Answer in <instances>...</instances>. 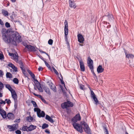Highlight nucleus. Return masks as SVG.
Instances as JSON below:
<instances>
[{
    "label": "nucleus",
    "mask_w": 134,
    "mask_h": 134,
    "mask_svg": "<svg viewBox=\"0 0 134 134\" xmlns=\"http://www.w3.org/2000/svg\"><path fill=\"white\" fill-rule=\"evenodd\" d=\"M41 100L44 103H46V100L44 99V98H41Z\"/></svg>",
    "instance_id": "60"
},
{
    "label": "nucleus",
    "mask_w": 134,
    "mask_h": 134,
    "mask_svg": "<svg viewBox=\"0 0 134 134\" xmlns=\"http://www.w3.org/2000/svg\"><path fill=\"white\" fill-rule=\"evenodd\" d=\"M107 17L108 20L110 21L113 20L114 19L113 15L111 14H108L107 16L105 15L103 16V17Z\"/></svg>",
    "instance_id": "19"
},
{
    "label": "nucleus",
    "mask_w": 134,
    "mask_h": 134,
    "mask_svg": "<svg viewBox=\"0 0 134 134\" xmlns=\"http://www.w3.org/2000/svg\"><path fill=\"white\" fill-rule=\"evenodd\" d=\"M48 120L51 123H53L54 122L53 120L50 117Z\"/></svg>",
    "instance_id": "48"
},
{
    "label": "nucleus",
    "mask_w": 134,
    "mask_h": 134,
    "mask_svg": "<svg viewBox=\"0 0 134 134\" xmlns=\"http://www.w3.org/2000/svg\"><path fill=\"white\" fill-rule=\"evenodd\" d=\"M38 69L39 71H42L43 70V68L41 66H39Z\"/></svg>",
    "instance_id": "51"
},
{
    "label": "nucleus",
    "mask_w": 134,
    "mask_h": 134,
    "mask_svg": "<svg viewBox=\"0 0 134 134\" xmlns=\"http://www.w3.org/2000/svg\"><path fill=\"white\" fill-rule=\"evenodd\" d=\"M15 133L16 134H21V132L19 130H16L15 132Z\"/></svg>",
    "instance_id": "45"
},
{
    "label": "nucleus",
    "mask_w": 134,
    "mask_h": 134,
    "mask_svg": "<svg viewBox=\"0 0 134 134\" xmlns=\"http://www.w3.org/2000/svg\"><path fill=\"white\" fill-rule=\"evenodd\" d=\"M14 54H13L12 53H9V55L10 56H11L12 57L14 55Z\"/></svg>",
    "instance_id": "61"
},
{
    "label": "nucleus",
    "mask_w": 134,
    "mask_h": 134,
    "mask_svg": "<svg viewBox=\"0 0 134 134\" xmlns=\"http://www.w3.org/2000/svg\"><path fill=\"white\" fill-rule=\"evenodd\" d=\"M64 33H65V36H67L68 34V21L66 20H65V21L64 22Z\"/></svg>",
    "instance_id": "9"
},
{
    "label": "nucleus",
    "mask_w": 134,
    "mask_h": 134,
    "mask_svg": "<svg viewBox=\"0 0 134 134\" xmlns=\"http://www.w3.org/2000/svg\"><path fill=\"white\" fill-rule=\"evenodd\" d=\"M84 86L83 85H80V88L82 90H84Z\"/></svg>",
    "instance_id": "50"
},
{
    "label": "nucleus",
    "mask_w": 134,
    "mask_h": 134,
    "mask_svg": "<svg viewBox=\"0 0 134 134\" xmlns=\"http://www.w3.org/2000/svg\"><path fill=\"white\" fill-rule=\"evenodd\" d=\"M13 59L15 61L16 63L18 62V56L16 55V54H14V55L12 57Z\"/></svg>",
    "instance_id": "25"
},
{
    "label": "nucleus",
    "mask_w": 134,
    "mask_h": 134,
    "mask_svg": "<svg viewBox=\"0 0 134 134\" xmlns=\"http://www.w3.org/2000/svg\"><path fill=\"white\" fill-rule=\"evenodd\" d=\"M13 81L16 84H18L19 83V80L17 78H14L13 80Z\"/></svg>",
    "instance_id": "34"
},
{
    "label": "nucleus",
    "mask_w": 134,
    "mask_h": 134,
    "mask_svg": "<svg viewBox=\"0 0 134 134\" xmlns=\"http://www.w3.org/2000/svg\"><path fill=\"white\" fill-rule=\"evenodd\" d=\"M48 127V125L44 123L43 124V125H42V128L43 129H44Z\"/></svg>",
    "instance_id": "35"
},
{
    "label": "nucleus",
    "mask_w": 134,
    "mask_h": 134,
    "mask_svg": "<svg viewBox=\"0 0 134 134\" xmlns=\"http://www.w3.org/2000/svg\"><path fill=\"white\" fill-rule=\"evenodd\" d=\"M3 75V71L1 70H0V76H2Z\"/></svg>",
    "instance_id": "57"
},
{
    "label": "nucleus",
    "mask_w": 134,
    "mask_h": 134,
    "mask_svg": "<svg viewBox=\"0 0 134 134\" xmlns=\"http://www.w3.org/2000/svg\"><path fill=\"white\" fill-rule=\"evenodd\" d=\"M45 114L44 112L43 111H41V112L38 113V114L37 115L38 116L39 118L41 117H43L45 116Z\"/></svg>",
    "instance_id": "22"
},
{
    "label": "nucleus",
    "mask_w": 134,
    "mask_h": 134,
    "mask_svg": "<svg viewBox=\"0 0 134 134\" xmlns=\"http://www.w3.org/2000/svg\"><path fill=\"white\" fill-rule=\"evenodd\" d=\"M17 63H18L20 65V67L21 69L22 68H23L24 66L23 64V62L21 60H20L19 61H18V62H17Z\"/></svg>",
    "instance_id": "32"
},
{
    "label": "nucleus",
    "mask_w": 134,
    "mask_h": 134,
    "mask_svg": "<svg viewBox=\"0 0 134 134\" xmlns=\"http://www.w3.org/2000/svg\"><path fill=\"white\" fill-rule=\"evenodd\" d=\"M5 87L7 88L10 92L14 90L9 84H6L5 86Z\"/></svg>",
    "instance_id": "26"
},
{
    "label": "nucleus",
    "mask_w": 134,
    "mask_h": 134,
    "mask_svg": "<svg viewBox=\"0 0 134 134\" xmlns=\"http://www.w3.org/2000/svg\"><path fill=\"white\" fill-rule=\"evenodd\" d=\"M7 117L9 119H14V115L12 113H8L7 115Z\"/></svg>",
    "instance_id": "21"
},
{
    "label": "nucleus",
    "mask_w": 134,
    "mask_h": 134,
    "mask_svg": "<svg viewBox=\"0 0 134 134\" xmlns=\"http://www.w3.org/2000/svg\"><path fill=\"white\" fill-rule=\"evenodd\" d=\"M6 103H7V104H9L11 103V102L10 99H8V101L6 102Z\"/></svg>",
    "instance_id": "54"
},
{
    "label": "nucleus",
    "mask_w": 134,
    "mask_h": 134,
    "mask_svg": "<svg viewBox=\"0 0 134 134\" xmlns=\"http://www.w3.org/2000/svg\"><path fill=\"white\" fill-rule=\"evenodd\" d=\"M12 98L13 99L15 102H17L18 96L15 90H13L11 92Z\"/></svg>",
    "instance_id": "8"
},
{
    "label": "nucleus",
    "mask_w": 134,
    "mask_h": 134,
    "mask_svg": "<svg viewBox=\"0 0 134 134\" xmlns=\"http://www.w3.org/2000/svg\"><path fill=\"white\" fill-rule=\"evenodd\" d=\"M29 127V131H31L35 129L36 127V126L33 125H31Z\"/></svg>",
    "instance_id": "27"
},
{
    "label": "nucleus",
    "mask_w": 134,
    "mask_h": 134,
    "mask_svg": "<svg viewBox=\"0 0 134 134\" xmlns=\"http://www.w3.org/2000/svg\"><path fill=\"white\" fill-rule=\"evenodd\" d=\"M104 69L102 68V66L99 65L97 68V71L98 73H101L103 72Z\"/></svg>",
    "instance_id": "18"
},
{
    "label": "nucleus",
    "mask_w": 134,
    "mask_h": 134,
    "mask_svg": "<svg viewBox=\"0 0 134 134\" xmlns=\"http://www.w3.org/2000/svg\"><path fill=\"white\" fill-rule=\"evenodd\" d=\"M88 66L90 68L93 67V62L92 60L91 59L90 57H88V61L87 62Z\"/></svg>",
    "instance_id": "10"
},
{
    "label": "nucleus",
    "mask_w": 134,
    "mask_h": 134,
    "mask_svg": "<svg viewBox=\"0 0 134 134\" xmlns=\"http://www.w3.org/2000/svg\"><path fill=\"white\" fill-rule=\"evenodd\" d=\"M2 13L4 16H8V11L6 10L2 9Z\"/></svg>",
    "instance_id": "24"
},
{
    "label": "nucleus",
    "mask_w": 134,
    "mask_h": 134,
    "mask_svg": "<svg viewBox=\"0 0 134 134\" xmlns=\"http://www.w3.org/2000/svg\"><path fill=\"white\" fill-rule=\"evenodd\" d=\"M14 65L11 63H9L8 65V66L12 68H13V67Z\"/></svg>",
    "instance_id": "52"
},
{
    "label": "nucleus",
    "mask_w": 134,
    "mask_h": 134,
    "mask_svg": "<svg viewBox=\"0 0 134 134\" xmlns=\"http://www.w3.org/2000/svg\"><path fill=\"white\" fill-rule=\"evenodd\" d=\"M48 120L51 123H53L54 122L53 120L50 117Z\"/></svg>",
    "instance_id": "49"
},
{
    "label": "nucleus",
    "mask_w": 134,
    "mask_h": 134,
    "mask_svg": "<svg viewBox=\"0 0 134 134\" xmlns=\"http://www.w3.org/2000/svg\"><path fill=\"white\" fill-rule=\"evenodd\" d=\"M2 89L0 88V97H2L3 96L2 95Z\"/></svg>",
    "instance_id": "47"
},
{
    "label": "nucleus",
    "mask_w": 134,
    "mask_h": 134,
    "mask_svg": "<svg viewBox=\"0 0 134 134\" xmlns=\"http://www.w3.org/2000/svg\"><path fill=\"white\" fill-rule=\"evenodd\" d=\"M42 87L44 91L47 94L49 95L51 94V93L50 91V90L48 87L46 86H42Z\"/></svg>",
    "instance_id": "17"
},
{
    "label": "nucleus",
    "mask_w": 134,
    "mask_h": 134,
    "mask_svg": "<svg viewBox=\"0 0 134 134\" xmlns=\"http://www.w3.org/2000/svg\"><path fill=\"white\" fill-rule=\"evenodd\" d=\"M22 130L24 131H29V127L27 126H24L22 127Z\"/></svg>",
    "instance_id": "29"
},
{
    "label": "nucleus",
    "mask_w": 134,
    "mask_h": 134,
    "mask_svg": "<svg viewBox=\"0 0 134 134\" xmlns=\"http://www.w3.org/2000/svg\"><path fill=\"white\" fill-rule=\"evenodd\" d=\"M25 48H27L28 50L30 52H35L36 51L34 47L30 45H26Z\"/></svg>",
    "instance_id": "11"
},
{
    "label": "nucleus",
    "mask_w": 134,
    "mask_h": 134,
    "mask_svg": "<svg viewBox=\"0 0 134 134\" xmlns=\"http://www.w3.org/2000/svg\"><path fill=\"white\" fill-rule=\"evenodd\" d=\"M54 71L55 72V73L57 74L58 75V73L57 71L56 70V69L54 67H52Z\"/></svg>",
    "instance_id": "44"
},
{
    "label": "nucleus",
    "mask_w": 134,
    "mask_h": 134,
    "mask_svg": "<svg viewBox=\"0 0 134 134\" xmlns=\"http://www.w3.org/2000/svg\"><path fill=\"white\" fill-rule=\"evenodd\" d=\"M53 43V40L51 39H49L48 42V44L50 45H52Z\"/></svg>",
    "instance_id": "39"
},
{
    "label": "nucleus",
    "mask_w": 134,
    "mask_h": 134,
    "mask_svg": "<svg viewBox=\"0 0 134 134\" xmlns=\"http://www.w3.org/2000/svg\"><path fill=\"white\" fill-rule=\"evenodd\" d=\"M4 87V85L3 83L0 81V88L3 89Z\"/></svg>",
    "instance_id": "42"
},
{
    "label": "nucleus",
    "mask_w": 134,
    "mask_h": 134,
    "mask_svg": "<svg viewBox=\"0 0 134 134\" xmlns=\"http://www.w3.org/2000/svg\"><path fill=\"white\" fill-rule=\"evenodd\" d=\"M1 33L2 36L4 35H7V34H8L9 33L7 30L4 28L2 29L1 31Z\"/></svg>",
    "instance_id": "23"
},
{
    "label": "nucleus",
    "mask_w": 134,
    "mask_h": 134,
    "mask_svg": "<svg viewBox=\"0 0 134 134\" xmlns=\"http://www.w3.org/2000/svg\"><path fill=\"white\" fill-rule=\"evenodd\" d=\"M66 44L67 45V47L68 48H70V45H69V42H66Z\"/></svg>",
    "instance_id": "62"
},
{
    "label": "nucleus",
    "mask_w": 134,
    "mask_h": 134,
    "mask_svg": "<svg viewBox=\"0 0 134 134\" xmlns=\"http://www.w3.org/2000/svg\"><path fill=\"white\" fill-rule=\"evenodd\" d=\"M21 69L22 71V72L23 74L25 75V76H26L27 75V74L25 70L23 68H22Z\"/></svg>",
    "instance_id": "36"
},
{
    "label": "nucleus",
    "mask_w": 134,
    "mask_h": 134,
    "mask_svg": "<svg viewBox=\"0 0 134 134\" xmlns=\"http://www.w3.org/2000/svg\"><path fill=\"white\" fill-rule=\"evenodd\" d=\"M34 110L35 112H37V115L38 113L41 111L40 109L38 108H35Z\"/></svg>",
    "instance_id": "33"
},
{
    "label": "nucleus",
    "mask_w": 134,
    "mask_h": 134,
    "mask_svg": "<svg viewBox=\"0 0 134 134\" xmlns=\"http://www.w3.org/2000/svg\"><path fill=\"white\" fill-rule=\"evenodd\" d=\"M0 24L2 25H3L4 23L3 22V21L2 20L0 19Z\"/></svg>",
    "instance_id": "63"
},
{
    "label": "nucleus",
    "mask_w": 134,
    "mask_h": 134,
    "mask_svg": "<svg viewBox=\"0 0 134 134\" xmlns=\"http://www.w3.org/2000/svg\"><path fill=\"white\" fill-rule=\"evenodd\" d=\"M74 104L73 103L69 101H67L62 103L61 104L62 108L63 109L66 108L68 107H72L73 106Z\"/></svg>",
    "instance_id": "3"
},
{
    "label": "nucleus",
    "mask_w": 134,
    "mask_h": 134,
    "mask_svg": "<svg viewBox=\"0 0 134 134\" xmlns=\"http://www.w3.org/2000/svg\"><path fill=\"white\" fill-rule=\"evenodd\" d=\"M33 119L32 117L31 116H27L26 118V120L27 121L30 122L32 121Z\"/></svg>",
    "instance_id": "28"
},
{
    "label": "nucleus",
    "mask_w": 134,
    "mask_h": 134,
    "mask_svg": "<svg viewBox=\"0 0 134 134\" xmlns=\"http://www.w3.org/2000/svg\"><path fill=\"white\" fill-rule=\"evenodd\" d=\"M17 125H8V127L10 129V131H15L17 129L16 126Z\"/></svg>",
    "instance_id": "14"
},
{
    "label": "nucleus",
    "mask_w": 134,
    "mask_h": 134,
    "mask_svg": "<svg viewBox=\"0 0 134 134\" xmlns=\"http://www.w3.org/2000/svg\"><path fill=\"white\" fill-rule=\"evenodd\" d=\"M81 125L84 126L85 128H83V129L86 133L88 134H91V129L86 123L84 122V123Z\"/></svg>",
    "instance_id": "5"
},
{
    "label": "nucleus",
    "mask_w": 134,
    "mask_h": 134,
    "mask_svg": "<svg viewBox=\"0 0 134 134\" xmlns=\"http://www.w3.org/2000/svg\"><path fill=\"white\" fill-rule=\"evenodd\" d=\"M60 76L61 77V78H60V80L61 81V83L62 84H64V81L63 80V77L62 75H61V74H60Z\"/></svg>",
    "instance_id": "41"
},
{
    "label": "nucleus",
    "mask_w": 134,
    "mask_h": 134,
    "mask_svg": "<svg viewBox=\"0 0 134 134\" xmlns=\"http://www.w3.org/2000/svg\"><path fill=\"white\" fill-rule=\"evenodd\" d=\"M77 36L78 41L80 43H83L84 40V39L82 35L79 34H78Z\"/></svg>",
    "instance_id": "13"
},
{
    "label": "nucleus",
    "mask_w": 134,
    "mask_h": 134,
    "mask_svg": "<svg viewBox=\"0 0 134 134\" xmlns=\"http://www.w3.org/2000/svg\"><path fill=\"white\" fill-rule=\"evenodd\" d=\"M90 96L91 98H92L95 102V104L97 105L98 103V101L96 97V95L93 91H91V93H90Z\"/></svg>",
    "instance_id": "7"
},
{
    "label": "nucleus",
    "mask_w": 134,
    "mask_h": 134,
    "mask_svg": "<svg viewBox=\"0 0 134 134\" xmlns=\"http://www.w3.org/2000/svg\"><path fill=\"white\" fill-rule=\"evenodd\" d=\"M31 102L33 106H34V107H37V105L36 104V103L35 101H33V100H32L31 101Z\"/></svg>",
    "instance_id": "37"
},
{
    "label": "nucleus",
    "mask_w": 134,
    "mask_h": 134,
    "mask_svg": "<svg viewBox=\"0 0 134 134\" xmlns=\"http://www.w3.org/2000/svg\"><path fill=\"white\" fill-rule=\"evenodd\" d=\"M90 69L91 70L93 74V75H94V76L96 77H97V76L96 75V74H95L94 72L93 67L92 68H90Z\"/></svg>",
    "instance_id": "38"
},
{
    "label": "nucleus",
    "mask_w": 134,
    "mask_h": 134,
    "mask_svg": "<svg viewBox=\"0 0 134 134\" xmlns=\"http://www.w3.org/2000/svg\"><path fill=\"white\" fill-rule=\"evenodd\" d=\"M74 128L79 132L82 133L83 132V128L81 125L77 123H72Z\"/></svg>",
    "instance_id": "4"
},
{
    "label": "nucleus",
    "mask_w": 134,
    "mask_h": 134,
    "mask_svg": "<svg viewBox=\"0 0 134 134\" xmlns=\"http://www.w3.org/2000/svg\"><path fill=\"white\" fill-rule=\"evenodd\" d=\"M47 83L48 84V85L50 86L51 89L54 92H57L55 87L52 82H50L49 81H48L47 82Z\"/></svg>",
    "instance_id": "12"
},
{
    "label": "nucleus",
    "mask_w": 134,
    "mask_h": 134,
    "mask_svg": "<svg viewBox=\"0 0 134 134\" xmlns=\"http://www.w3.org/2000/svg\"><path fill=\"white\" fill-rule=\"evenodd\" d=\"M125 55L126 57L128 58H132L134 57V56L132 54H127L126 52H125Z\"/></svg>",
    "instance_id": "30"
},
{
    "label": "nucleus",
    "mask_w": 134,
    "mask_h": 134,
    "mask_svg": "<svg viewBox=\"0 0 134 134\" xmlns=\"http://www.w3.org/2000/svg\"><path fill=\"white\" fill-rule=\"evenodd\" d=\"M79 62L81 70L82 71H84L85 70V67L83 62L82 60H80Z\"/></svg>",
    "instance_id": "15"
},
{
    "label": "nucleus",
    "mask_w": 134,
    "mask_h": 134,
    "mask_svg": "<svg viewBox=\"0 0 134 134\" xmlns=\"http://www.w3.org/2000/svg\"><path fill=\"white\" fill-rule=\"evenodd\" d=\"M69 6L71 7L74 8H75L76 7V6L75 5V4L74 1H73V0H69Z\"/></svg>",
    "instance_id": "16"
},
{
    "label": "nucleus",
    "mask_w": 134,
    "mask_h": 134,
    "mask_svg": "<svg viewBox=\"0 0 134 134\" xmlns=\"http://www.w3.org/2000/svg\"><path fill=\"white\" fill-rule=\"evenodd\" d=\"M50 117L48 115H47L46 116V119L47 120H48V119L50 118Z\"/></svg>",
    "instance_id": "56"
},
{
    "label": "nucleus",
    "mask_w": 134,
    "mask_h": 134,
    "mask_svg": "<svg viewBox=\"0 0 134 134\" xmlns=\"http://www.w3.org/2000/svg\"><path fill=\"white\" fill-rule=\"evenodd\" d=\"M0 114L4 118L6 117V114L5 111L4 110H2L0 113Z\"/></svg>",
    "instance_id": "20"
},
{
    "label": "nucleus",
    "mask_w": 134,
    "mask_h": 134,
    "mask_svg": "<svg viewBox=\"0 0 134 134\" xmlns=\"http://www.w3.org/2000/svg\"><path fill=\"white\" fill-rule=\"evenodd\" d=\"M45 132L48 133H50V132L49 131L48 129H46L45 130Z\"/></svg>",
    "instance_id": "53"
},
{
    "label": "nucleus",
    "mask_w": 134,
    "mask_h": 134,
    "mask_svg": "<svg viewBox=\"0 0 134 134\" xmlns=\"http://www.w3.org/2000/svg\"><path fill=\"white\" fill-rule=\"evenodd\" d=\"M81 119L80 116L79 114H76L75 117L72 118L71 120L72 123H76L78 121L80 120Z\"/></svg>",
    "instance_id": "6"
},
{
    "label": "nucleus",
    "mask_w": 134,
    "mask_h": 134,
    "mask_svg": "<svg viewBox=\"0 0 134 134\" xmlns=\"http://www.w3.org/2000/svg\"><path fill=\"white\" fill-rule=\"evenodd\" d=\"M31 76L34 81V83L36 85L37 88L38 90L40 92H43V90L41 86L40 83L37 80L35 79V75L33 73Z\"/></svg>",
    "instance_id": "2"
},
{
    "label": "nucleus",
    "mask_w": 134,
    "mask_h": 134,
    "mask_svg": "<svg viewBox=\"0 0 134 134\" xmlns=\"http://www.w3.org/2000/svg\"><path fill=\"white\" fill-rule=\"evenodd\" d=\"M6 77L7 78H11L12 77V75L10 72H7L6 74Z\"/></svg>",
    "instance_id": "31"
},
{
    "label": "nucleus",
    "mask_w": 134,
    "mask_h": 134,
    "mask_svg": "<svg viewBox=\"0 0 134 134\" xmlns=\"http://www.w3.org/2000/svg\"><path fill=\"white\" fill-rule=\"evenodd\" d=\"M104 131L105 132V133H106V134H109L108 131L106 127H104Z\"/></svg>",
    "instance_id": "43"
},
{
    "label": "nucleus",
    "mask_w": 134,
    "mask_h": 134,
    "mask_svg": "<svg viewBox=\"0 0 134 134\" xmlns=\"http://www.w3.org/2000/svg\"><path fill=\"white\" fill-rule=\"evenodd\" d=\"M46 66L49 69H50L51 67L50 66V65L49 64L47 63L46 64H45Z\"/></svg>",
    "instance_id": "59"
},
{
    "label": "nucleus",
    "mask_w": 134,
    "mask_h": 134,
    "mask_svg": "<svg viewBox=\"0 0 134 134\" xmlns=\"http://www.w3.org/2000/svg\"><path fill=\"white\" fill-rule=\"evenodd\" d=\"M12 68L14 70L15 72H16L17 71V68L14 65L13 66V68Z\"/></svg>",
    "instance_id": "46"
},
{
    "label": "nucleus",
    "mask_w": 134,
    "mask_h": 134,
    "mask_svg": "<svg viewBox=\"0 0 134 134\" xmlns=\"http://www.w3.org/2000/svg\"><path fill=\"white\" fill-rule=\"evenodd\" d=\"M3 41L6 43H11L17 46V42L19 43L21 42V36L16 31H10L8 34L2 36Z\"/></svg>",
    "instance_id": "1"
},
{
    "label": "nucleus",
    "mask_w": 134,
    "mask_h": 134,
    "mask_svg": "<svg viewBox=\"0 0 134 134\" xmlns=\"http://www.w3.org/2000/svg\"><path fill=\"white\" fill-rule=\"evenodd\" d=\"M20 120V119H16V120L15 121V122H19Z\"/></svg>",
    "instance_id": "64"
},
{
    "label": "nucleus",
    "mask_w": 134,
    "mask_h": 134,
    "mask_svg": "<svg viewBox=\"0 0 134 134\" xmlns=\"http://www.w3.org/2000/svg\"><path fill=\"white\" fill-rule=\"evenodd\" d=\"M5 26L7 28L9 27L10 26L9 23L7 22L5 23Z\"/></svg>",
    "instance_id": "40"
},
{
    "label": "nucleus",
    "mask_w": 134,
    "mask_h": 134,
    "mask_svg": "<svg viewBox=\"0 0 134 134\" xmlns=\"http://www.w3.org/2000/svg\"><path fill=\"white\" fill-rule=\"evenodd\" d=\"M4 58V56L3 55L1 54H0V59H2L3 58Z\"/></svg>",
    "instance_id": "55"
},
{
    "label": "nucleus",
    "mask_w": 134,
    "mask_h": 134,
    "mask_svg": "<svg viewBox=\"0 0 134 134\" xmlns=\"http://www.w3.org/2000/svg\"><path fill=\"white\" fill-rule=\"evenodd\" d=\"M65 36V41H66V42H69L68 40V38L67 37V36Z\"/></svg>",
    "instance_id": "58"
}]
</instances>
